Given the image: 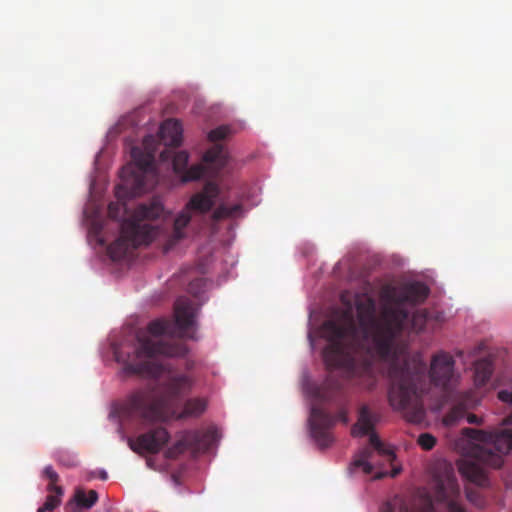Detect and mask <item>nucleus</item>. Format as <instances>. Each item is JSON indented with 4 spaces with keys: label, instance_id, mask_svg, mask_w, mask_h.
I'll use <instances>...</instances> for the list:
<instances>
[{
    "label": "nucleus",
    "instance_id": "24",
    "mask_svg": "<svg viewBox=\"0 0 512 512\" xmlns=\"http://www.w3.org/2000/svg\"><path fill=\"white\" fill-rule=\"evenodd\" d=\"M427 321V313L425 310L416 311L411 319L412 326L415 330H422Z\"/></svg>",
    "mask_w": 512,
    "mask_h": 512
},
{
    "label": "nucleus",
    "instance_id": "21",
    "mask_svg": "<svg viewBox=\"0 0 512 512\" xmlns=\"http://www.w3.org/2000/svg\"><path fill=\"white\" fill-rule=\"evenodd\" d=\"M243 207L241 204H221L213 212V219L216 221L228 218H234L241 215Z\"/></svg>",
    "mask_w": 512,
    "mask_h": 512
},
{
    "label": "nucleus",
    "instance_id": "15",
    "mask_svg": "<svg viewBox=\"0 0 512 512\" xmlns=\"http://www.w3.org/2000/svg\"><path fill=\"white\" fill-rule=\"evenodd\" d=\"M474 401L470 394H463L457 402L451 407L443 418L446 426H454L466 416L469 409L473 408Z\"/></svg>",
    "mask_w": 512,
    "mask_h": 512
},
{
    "label": "nucleus",
    "instance_id": "27",
    "mask_svg": "<svg viewBox=\"0 0 512 512\" xmlns=\"http://www.w3.org/2000/svg\"><path fill=\"white\" fill-rule=\"evenodd\" d=\"M44 475L47 479H49V484L57 485V482L59 481V475L56 473L52 466L45 467Z\"/></svg>",
    "mask_w": 512,
    "mask_h": 512
},
{
    "label": "nucleus",
    "instance_id": "6",
    "mask_svg": "<svg viewBox=\"0 0 512 512\" xmlns=\"http://www.w3.org/2000/svg\"><path fill=\"white\" fill-rule=\"evenodd\" d=\"M378 419V414L371 411L367 405H363L359 409L357 423L352 428L354 436L369 435V442L372 448L365 447L360 450L352 463L354 468H362L363 472L367 475L371 474L374 470L373 460L376 453L385 457L389 462H392L395 458L393 451L386 447L374 433V427Z\"/></svg>",
    "mask_w": 512,
    "mask_h": 512
},
{
    "label": "nucleus",
    "instance_id": "18",
    "mask_svg": "<svg viewBox=\"0 0 512 512\" xmlns=\"http://www.w3.org/2000/svg\"><path fill=\"white\" fill-rule=\"evenodd\" d=\"M207 408V401L204 398H190L184 402L183 409L176 416L177 419L188 417H199Z\"/></svg>",
    "mask_w": 512,
    "mask_h": 512
},
{
    "label": "nucleus",
    "instance_id": "39",
    "mask_svg": "<svg viewBox=\"0 0 512 512\" xmlns=\"http://www.w3.org/2000/svg\"><path fill=\"white\" fill-rule=\"evenodd\" d=\"M201 282H202V280H201V279H198V280L196 281V283H197V284H199V283H201Z\"/></svg>",
    "mask_w": 512,
    "mask_h": 512
},
{
    "label": "nucleus",
    "instance_id": "26",
    "mask_svg": "<svg viewBox=\"0 0 512 512\" xmlns=\"http://www.w3.org/2000/svg\"><path fill=\"white\" fill-rule=\"evenodd\" d=\"M58 461L60 464L67 467H74L77 465V459L74 456L61 453L58 455Z\"/></svg>",
    "mask_w": 512,
    "mask_h": 512
},
{
    "label": "nucleus",
    "instance_id": "36",
    "mask_svg": "<svg viewBox=\"0 0 512 512\" xmlns=\"http://www.w3.org/2000/svg\"><path fill=\"white\" fill-rule=\"evenodd\" d=\"M151 137H147L144 139V143L147 144L148 140L150 139Z\"/></svg>",
    "mask_w": 512,
    "mask_h": 512
},
{
    "label": "nucleus",
    "instance_id": "19",
    "mask_svg": "<svg viewBox=\"0 0 512 512\" xmlns=\"http://www.w3.org/2000/svg\"><path fill=\"white\" fill-rule=\"evenodd\" d=\"M475 382L479 386L485 385L491 378L494 367L489 358H482L476 361L474 366Z\"/></svg>",
    "mask_w": 512,
    "mask_h": 512
},
{
    "label": "nucleus",
    "instance_id": "34",
    "mask_svg": "<svg viewBox=\"0 0 512 512\" xmlns=\"http://www.w3.org/2000/svg\"><path fill=\"white\" fill-rule=\"evenodd\" d=\"M166 154H167V151H163V152H161L160 157L164 160L168 157Z\"/></svg>",
    "mask_w": 512,
    "mask_h": 512
},
{
    "label": "nucleus",
    "instance_id": "8",
    "mask_svg": "<svg viewBox=\"0 0 512 512\" xmlns=\"http://www.w3.org/2000/svg\"><path fill=\"white\" fill-rule=\"evenodd\" d=\"M131 156L133 164L123 167L120 176L123 186L129 189L132 195H137L150 187L148 178L155 177L154 153L143 152L140 148L134 147Z\"/></svg>",
    "mask_w": 512,
    "mask_h": 512
},
{
    "label": "nucleus",
    "instance_id": "33",
    "mask_svg": "<svg viewBox=\"0 0 512 512\" xmlns=\"http://www.w3.org/2000/svg\"><path fill=\"white\" fill-rule=\"evenodd\" d=\"M75 509L76 507H74L72 503L68 504L66 507L67 512H77Z\"/></svg>",
    "mask_w": 512,
    "mask_h": 512
},
{
    "label": "nucleus",
    "instance_id": "35",
    "mask_svg": "<svg viewBox=\"0 0 512 512\" xmlns=\"http://www.w3.org/2000/svg\"><path fill=\"white\" fill-rule=\"evenodd\" d=\"M398 472H399L398 470H394L392 476H396L398 474Z\"/></svg>",
    "mask_w": 512,
    "mask_h": 512
},
{
    "label": "nucleus",
    "instance_id": "22",
    "mask_svg": "<svg viewBox=\"0 0 512 512\" xmlns=\"http://www.w3.org/2000/svg\"><path fill=\"white\" fill-rule=\"evenodd\" d=\"M76 507L90 509L98 501V493L90 490L88 494L83 489H77L74 494Z\"/></svg>",
    "mask_w": 512,
    "mask_h": 512
},
{
    "label": "nucleus",
    "instance_id": "3",
    "mask_svg": "<svg viewBox=\"0 0 512 512\" xmlns=\"http://www.w3.org/2000/svg\"><path fill=\"white\" fill-rule=\"evenodd\" d=\"M397 348H402L403 354L409 359H419L424 365L426 363L419 357V356H411L408 351L407 347L404 344L397 343ZM384 362L389 365L388 367V377H389V388H388V402L390 406L396 410L403 413L404 417L412 423H420L425 417V409L423 404V396L426 395L430 390V385H434L437 388H440L441 390L447 392L449 391L454 384L457 381V375L455 373V360L454 358L447 352H438L434 354L431 358L430 362V369L428 371L427 375V366H425V372H424V381L422 385L420 381L415 380L414 376H408L404 383V392H407L404 396H407V399H404V403L402 406L394 405L390 398V392L393 386V377H392V367L394 364H396L399 367H402V364L398 359L396 360V357L390 358V359H373L372 365L375 362ZM374 375V367L372 366ZM346 377L347 380L354 381L355 384L367 389L363 384H361V378L359 376L349 377L345 371H342ZM377 379L375 378V381ZM376 385V383L374 384ZM375 386L372 387V389ZM368 390H371V388H368Z\"/></svg>",
    "mask_w": 512,
    "mask_h": 512
},
{
    "label": "nucleus",
    "instance_id": "30",
    "mask_svg": "<svg viewBox=\"0 0 512 512\" xmlns=\"http://www.w3.org/2000/svg\"><path fill=\"white\" fill-rule=\"evenodd\" d=\"M118 205L117 204H109L108 206V214L111 218H116L117 215H116V210L118 209Z\"/></svg>",
    "mask_w": 512,
    "mask_h": 512
},
{
    "label": "nucleus",
    "instance_id": "10",
    "mask_svg": "<svg viewBox=\"0 0 512 512\" xmlns=\"http://www.w3.org/2000/svg\"><path fill=\"white\" fill-rule=\"evenodd\" d=\"M169 433L163 427H157L129 440L130 448L137 453H158L169 441Z\"/></svg>",
    "mask_w": 512,
    "mask_h": 512
},
{
    "label": "nucleus",
    "instance_id": "25",
    "mask_svg": "<svg viewBox=\"0 0 512 512\" xmlns=\"http://www.w3.org/2000/svg\"><path fill=\"white\" fill-rule=\"evenodd\" d=\"M417 442L424 450H431L436 444V438L429 433H423L419 435Z\"/></svg>",
    "mask_w": 512,
    "mask_h": 512
},
{
    "label": "nucleus",
    "instance_id": "31",
    "mask_svg": "<svg viewBox=\"0 0 512 512\" xmlns=\"http://www.w3.org/2000/svg\"><path fill=\"white\" fill-rule=\"evenodd\" d=\"M502 425H504V426L512 425V412L509 415H507L505 418H503Z\"/></svg>",
    "mask_w": 512,
    "mask_h": 512
},
{
    "label": "nucleus",
    "instance_id": "2",
    "mask_svg": "<svg viewBox=\"0 0 512 512\" xmlns=\"http://www.w3.org/2000/svg\"><path fill=\"white\" fill-rule=\"evenodd\" d=\"M170 330L169 321L154 320L148 324L149 335L138 333L130 350L124 347L114 350L117 362L123 363L126 371L160 379L158 389H140L127 397L121 411L129 420L143 425L168 420L178 401L194 386L195 378L190 372H179L156 361L158 357H183L188 353L184 343L161 338Z\"/></svg>",
    "mask_w": 512,
    "mask_h": 512
},
{
    "label": "nucleus",
    "instance_id": "7",
    "mask_svg": "<svg viewBox=\"0 0 512 512\" xmlns=\"http://www.w3.org/2000/svg\"><path fill=\"white\" fill-rule=\"evenodd\" d=\"M219 195V187L216 183L207 182L200 192L195 193L185 208L176 216L173 223V230L167 236L163 244L164 252H168L174 246L186 237V227L189 225L192 212L207 213L214 206L215 201Z\"/></svg>",
    "mask_w": 512,
    "mask_h": 512
},
{
    "label": "nucleus",
    "instance_id": "20",
    "mask_svg": "<svg viewBox=\"0 0 512 512\" xmlns=\"http://www.w3.org/2000/svg\"><path fill=\"white\" fill-rule=\"evenodd\" d=\"M47 491L49 492V495L46 497L43 506L40 507L37 512L53 511L61 504V498L63 496V489L61 486L48 484Z\"/></svg>",
    "mask_w": 512,
    "mask_h": 512
},
{
    "label": "nucleus",
    "instance_id": "17",
    "mask_svg": "<svg viewBox=\"0 0 512 512\" xmlns=\"http://www.w3.org/2000/svg\"><path fill=\"white\" fill-rule=\"evenodd\" d=\"M460 473L470 482L479 486L488 484V477L485 469L474 461H465L459 466Z\"/></svg>",
    "mask_w": 512,
    "mask_h": 512
},
{
    "label": "nucleus",
    "instance_id": "11",
    "mask_svg": "<svg viewBox=\"0 0 512 512\" xmlns=\"http://www.w3.org/2000/svg\"><path fill=\"white\" fill-rule=\"evenodd\" d=\"M175 323L183 337L196 340L194 325L196 308L194 303L187 297H179L174 305Z\"/></svg>",
    "mask_w": 512,
    "mask_h": 512
},
{
    "label": "nucleus",
    "instance_id": "37",
    "mask_svg": "<svg viewBox=\"0 0 512 512\" xmlns=\"http://www.w3.org/2000/svg\"><path fill=\"white\" fill-rule=\"evenodd\" d=\"M99 242L101 245H104V240L103 239H99Z\"/></svg>",
    "mask_w": 512,
    "mask_h": 512
},
{
    "label": "nucleus",
    "instance_id": "1",
    "mask_svg": "<svg viewBox=\"0 0 512 512\" xmlns=\"http://www.w3.org/2000/svg\"><path fill=\"white\" fill-rule=\"evenodd\" d=\"M429 289L421 282L406 285L399 294L387 293L393 303H385L376 313V302L368 294H352L344 291L340 295L345 306L339 318L328 320L322 326L328 344L323 350V359L328 368L345 371L349 377L359 376L361 384L372 388L375 375L373 359L400 361L402 367L393 365L391 373L393 386L390 398L394 405L402 406L404 383L408 376L423 384L425 365L419 359H409L397 348L398 337L409 320V312L403 304H418L428 297Z\"/></svg>",
    "mask_w": 512,
    "mask_h": 512
},
{
    "label": "nucleus",
    "instance_id": "5",
    "mask_svg": "<svg viewBox=\"0 0 512 512\" xmlns=\"http://www.w3.org/2000/svg\"><path fill=\"white\" fill-rule=\"evenodd\" d=\"M462 434L475 442V458L490 467L500 468L503 456L512 450V429L478 430L464 428Z\"/></svg>",
    "mask_w": 512,
    "mask_h": 512
},
{
    "label": "nucleus",
    "instance_id": "32",
    "mask_svg": "<svg viewBox=\"0 0 512 512\" xmlns=\"http://www.w3.org/2000/svg\"><path fill=\"white\" fill-rule=\"evenodd\" d=\"M98 477L102 480H106L108 478L107 472L105 470H101L98 474Z\"/></svg>",
    "mask_w": 512,
    "mask_h": 512
},
{
    "label": "nucleus",
    "instance_id": "23",
    "mask_svg": "<svg viewBox=\"0 0 512 512\" xmlns=\"http://www.w3.org/2000/svg\"><path fill=\"white\" fill-rule=\"evenodd\" d=\"M230 132H231V129L228 126H225V125L219 126L215 129H212L208 133V139L211 142H217V141L227 138L228 135L230 134Z\"/></svg>",
    "mask_w": 512,
    "mask_h": 512
},
{
    "label": "nucleus",
    "instance_id": "12",
    "mask_svg": "<svg viewBox=\"0 0 512 512\" xmlns=\"http://www.w3.org/2000/svg\"><path fill=\"white\" fill-rule=\"evenodd\" d=\"M189 155L186 151L175 153L172 165L175 173L182 175V181L198 180L206 174V167L203 164H196L187 169Z\"/></svg>",
    "mask_w": 512,
    "mask_h": 512
},
{
    "label": "nucleus",
    "instance_id": "13",
    "mask_svg": "<svg viewBox=\"0 0 512 512\" xmlns=\"http://www.w3.org/2000/svg\"><path fill=\"white\" fill-rule=\"evenodd\" d=\"M217 431L215 429H208L206 431H187L184 434V437L181 441H179L178 445H183L188 448H193L196 450H206L208 449L213 442L216 440Z\"/></svg>",
    "mask_w": 512,
    "mask_h": 512
},
{
    "label": "nucleus",
    "instance_id": "29",
    "mask_svg": "<svg viewBox=\"0 0 512 512\" xmlns=\"http://www.w3.org/2000/svg\"><path fill=\"white\" fill-rule=\"evenodd\" d=\"M466 418H467V422L469 424H475V425L482 424V419L475 414H467L466 413Z\"/></svg>",
    "mask_w": 512,
    "mask_h": 512
},
{
    "label": "nucleus",
    "instance_id": "38",
    "mask_svg": "<svg viewBox=\"0 0 512 512\" xmlns=\"http://www.w3.org/2000/svg\"><path fill=\"white\" fill-rule=\"evenodd\" d=\"M193 286H194V283H191V284H190V291H192V290H193Z\"/></svg>",
    "mask_w": 512,
    "mask_h": 512
},
{
    "label": "nucleus",
    "instance_id": "14",
    "mask_svg": "<svg viewBox=\"0 0 512 512\" xmlns=\"http://www.w3.org/2000/svg\"><path fill=\"white\" fill-rule=\"evenodd\" d=\"M182 125L178 120L167 119L159 129V138L167 147H178L182 143Z\"/></svg>",
    "mask_w": 512,
    "mask_h": 512
},
{
    "label": "nucleus",
    "instance_id": "28",
    "mask_svg": "<svg viewBox=\"0 0 512 512\" xmlns=\"http://www.w3.org/2000/svg\"><path fill=\"white\" fill-rule=\"evenodd\" d=\"M498 398L503 402L512 404V391L501 390L498 392Z\"/></svg>",
    "mask_w": 512,
    "mask_h": 512
},
{
    "label": "nucleus",
    "instance_id": "9",
    "mask_svg": "<svg viewBox=\"0 0 512 512\" xmlns=\"http://www.w3.org/2000/svg\"><path fill=\"white\" fill-rule=\"evenodd\" d=\"M336 421H341L344 424L348 423V414L345 409H341L336 416H332L319 407L311 408L309 417L310 433L320 448H327L334 441L330 429L335 425Z\"/></svg>",
    "mask_w": 512,
    "mask_h": 512
},
{
    "label": "nucleus",
    "instance_id": "4",
    "mask_svg": "<svg viewBox=\"0 0 512 512\" xmlns=\"http://www.w3.org/2000/svg\"><path fill=\"white\" fill-rule=\"evenodd\" d=\"M163 212L164 207L157 199L138 205L133 214L122 221L120 237L107 247L111 259L120 260L128 254L130 249L147 245L156 239L159 233L158 228L145 221L158 219Z\"/></svg>",
    "mask_w": 512,
    "mask_h": 512
},
{
    "label": "nucleus",
    "instance_id": "16",
    "mask_svg": "<svg viewBox=\"0 0 512 512\" xmlns=\"http://www.w3.org/2000/svg\"><path fill=\"white\" fill-rule=\"evenodd\" d=\"M228 152L221 144H215L203 155V162L213 170V174L218 173L228 163Z\"/></svg>",
    "mask_w": 512,
    "mask_h": 512
}]
</instances>
